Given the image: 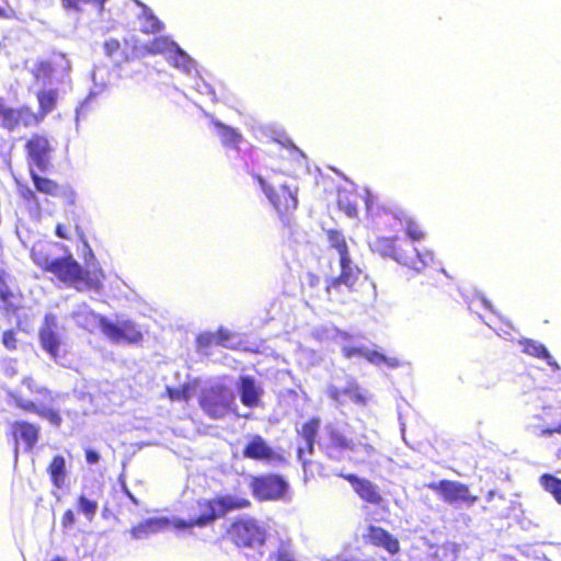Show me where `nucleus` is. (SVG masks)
<instances>
[{"instance_id": "1", "label": "nucleus", "mask_w": 561, "mask_h": 561, "mask_svg": "<svg viewBox=\"0 0 561 561\" xmlns=\"http://www.w3.org/2000/svg\"><path fill=\"white\" fill-rule=\"evenodd\" d=\"M55 236L62 240L72 241L76 239L81 242L85 250L83 260L88 266L92 265V267L84 268L67 248H65L66 253L62 256L55 257L53 248L56 243L53 242L33 245L31 249L33 263L42 272L54 275L59 282L79 291H102L105 273L88 241L81 214L75 209L66 213L64 220L55 226Z\"/></svg>"}, {"instance_id": "2", "label": "nucleus", "mask_w": 561, "mask_h": 561, "mask_svg": "<svg viewBox=\"0 0 561 561\" xmlns=\"http://www.w3.org/2000/svg\"><path fill=\"white\" fill-rule=\"evenodd\" d=\"M369 248L374 253L382 257H390L416 273L436 270L437 262L431 250H419L411 242L398 236L376 237L369 242Z\"/></svg>"}, {"instance_id": "3", "label": "nucleus", "mask_w": 561, "mask_h": 561, "mask_svg": "<svg viewBox=\"0 0 561 561\" xmlns=\"http://www.w3.org/2000/svg\"><path fill=\"white\" fill-rule=\"evenodd\" d=\"M36 99L38 110L35 112L28 105L9 106L7 101L0 96V127L12 133L20 128L27 129L42 124L44 118L55 110L58 93L54 89L39 90L36 93Z\"/></svg>"}, {"instance_id": "4", "label": "nucleus", "mask_w": 561, "mask_h": 561, "mask_svg": "<svg viewBox=\"0 0 561 561\" xmlns=\"http://www.w3.org/2000/svg\"><path fill=\"white\" fill-rule=\"evenodd\" d=\"M8 396L18 409L35 413L53 425L60 426L62 419L57 410L43 408L27 398V396H33L48 402L54 400L53 391L45 385L39 383L34 376H23L20 380V387L10 391Z\"/></svg>"}, {"instance_id": "5", "label": "nucleus", "mask_w": 561, "mask_h": 561, "mask_svg": "<svg viewBox=\"0 0 561 561\" xmlns=\"http://www.w3.org/2000/svg\"><path fill=\"white\" fill-rule=\"evenodd\" d=\"M228 540L240 550L262 548L267 538L265 527L252 516L233 518L226 531Z\"/></svg>"}, {"instance_id": "6", "label": "nucleus", "mask_w": 561, "mask_h": 561, "mask_svg": "<svg viewBox=\"0 0 561 561\" xmlns=\"http://www.w3.org/2000/svg\"><path fill=\"white\" fill-rule=\"evenodd\" d=\"M198 404L211 420L225 419L237 410L233 391L221 382L210 383L202 388L198 394Z\"/></svg>"}, {"instance_id": "7", "label": "nucleus", "mask_w": 561, "mask_h": 561, "mask_svg": "<svg viewBox=\"0 0 561 561\" xmlns=\"http://www.w3.org/2000/svg\"><path fill=\"white\" fill-rule=\"evenodd\" d=\"M256 180L283 221L284 227L290 228L294 213L298 207L297 188L286 184H280L276 187L270 186L260 175L256 176Z\"/></svg>"}, {"instance_id": "8", "label": "nucleus", "mask_w": 561, "mask_h": 561, "mask_svg": "<svg viewBox=\"0 0 561 561\" xmlns=\"http://www.w3.org/2000/svg\"><path fill=\"white\" fill-rule=\"evenodd\" d=\"M359 275L360 270L357 265L340 266L339 275L330 277L325 282L328 300L340 305L350 301Z\"/></svg>"}, {"instance_id": "9", "label": "nucleus", "mask_w": 561, "mask_h": 561, "mask_svg": "<svg viewBox=\"0 0 561 561\" xmlns=\"http://www.w3.org/2000/svg\"><path fill=\"white\" fill-rule=\"evenodd\" d=\"M24 151L27 169L47 172L51 169V156L54 146L48 135L33 133L24 142Z\"/></svg>"}, {"instance_id": "10", "label": "nucleus", "mask_w": 561, "mask_h": 561, "mask_svg": "<svg viewBox=\"0 0 561 561\" xmlns=\"http://www.w3.org/2000/svg\"><path fill=\"white\" fill-rule=\"evenodd\" d=\"M99 327L108 340L117 344H139L144 340L140 327L129 319L111 321L101 317Z\"/></svg>"}, {"instance_id": "11", "label": "nucleus", "mask_w": 561, "mask_h": 561, "mask_svg": "<svg viewBox=\"0 0 561 561\" xmlns=\"http://www.w3.org/2000/svg\"><path fill=\"white\" fill-rule=\"evenodd\" d=\"M379 225L390 231H403L411 241H421L425 232L419 222L404 210H383L378 215Z\"/></svg>"}, {"instance_id": "12", "label": "nucleus", "mask_w": 561, "mask_h": 561, "mask_svg": "<svg viewBox=\"0 0 561 561\" xmlns=\"http://www.w3.org/2000/svg\"><path fill=\"white\" fill-rule=\"evenodd\" d=\"M38 341L42 350L54 360H58L67 354L66 344L58 332V325L53 314L45 316L43 324L38 329Z\"/></svg>"}, {"instance_id": "13", "label": "nucleus", "mask_w": 561, "mask_h": 561, "mask_svg": "<svg viewBox=\"0 0 561 561\" xmlns=\"http://www.w3.org/2000/svg\"><path fill=\"white\" fill-rule=\"evenodd\" d=\"M250 489L259 501H276L286 494L288 484L278 474H263L251 478Z\"/></svg>"}, {"instance_id": "14", "label": "nucleus", "mask_w": 561, "mask_h": 561, "mask_svg": "<svg viewBox=\"0 0 561 561\" xmlns=\"http://www.w3.org/2000/svg\"><path fill=\"white\" fill-rule=\"evenodd\" d=\"M434 491L447 504L454 505L465 503L471 505L478 501L477 495H472L467 484L455 480L443 479L438 482H431L426 485Z\"/></svg>"}, {"instance_id": "15", "label": "nucleus", "mask_w": 561, "mask_h": 561, "mask_svg": "<svg viewBox=\"0 0 561 561\" xmlns=\"http://www.w3.org/2000/svg\"><path fill=\"white\" fill-rule=\"evenodd\" d=\"M24 295L14 279L0 270V309L4 314H16L23 309Z\"/></svg>"}, {"instance_id": "16", "label": "nucleus", "mask_w": 561, "mask_h": 561, "mask_svg": "<svg viewBox=\"0 0 561 561\" xmlns=\"http://www.w3.org/2000/svg\"><path fill=\"white\" fill-rule=\"evenodd\" d=\"M39 172L41 171H37V169L28 171L30 178L37 193L51 197H60L64 199L65 204L69 206H73L76 204L77 194L72 187H61L56 180L41 175Z\"/></svg>"}, {"instance_id": "17", "label": "nucleus", "mask_w": 561, "mask_h": 561, "mask_svg": "<svg viewBox=\"0 0 561 561\" xmlns=\"http://www.w3.org/2000/svg\"><path fill=\"white\" fill-rule=\"evenodd\" d=\"M105 55L112 59L116 68H122L142 56L134 42L124 41L122 44L116 38H108L104 42Z\"/></svg>"}, {"instance_id": "18", "label": "nucleus", "mask_w": 561, "mask_h": 561, "mask_svg": "<svg viewBox=\"0 0 561 561\" xmlns=\"http://www.w3.org/2000/svg\"><path fill=\"white\" fill-rule=\"evenodd\" d=\"M242 456L245 459L263 462H280L282 455L276 453L261 435H251L243 449Z\"/></svg>"}, {"instance_id": "19", "label": "nucleus", "mask_w": 561, "mask_h": 561, "mask_svg": "<svg viewBox=\"0 0 561 561\" xmlns=\"http://www.w3.org/2000/svg\"><path fill=\"white\" fill-rule=\"evenodd\" d=\"M363 541L367 546L383 549L390 556H394L400 551V542L398 538L387 529L377 525H368L366 527V531L363 535Z\"/></svg>"}, {"instance_id": "20", "label": "nucleus", "mask_w": 561, "mask_h": 561, "mask_svg": "<svg viewBox=\"0 0 561 561\" xmlns=\"http://www.w3.org/2000/svg\"><path fill=\"white\" fill-rule=\"evenodd\" d=\"M342 478L346 480L353 488L354 492L366 503L371 505H381L383 496L379 491V488L368 479L359 478L355 473L342 474Z\"/></svg>"}, {"instance_id": "21", "label": "nucleus", "mask_w": 561, "mask_h": 561, "mask_svg": "<svg viewBox=\"0 0 561 561\" xmlns=\"http://www.w3.org/2000/svg\"><path fill=\"white\" fill-rule=\"evenodd\" d=\"M237 389L241 403L250 409L262 405L264 390L254 377L242 375L238 379Z\"/></svg>"}, {"instance_id": "22", "label": "nucleus", "mask_w": 561, "mask_h": 561, "mask_svg": "<svg viewBox=\"0 0 561 561\" xmlns=\"http://www.w3.org/2000/svg\"><path fill=\"white\" fill-rule=\"evenodd\" d=\"M10 434L15 445L22 442L26 450H32L39 438V426L24 420L14 421L10 426Z\"/></svg>"}, {"instance_id": "23", "label": "nucleus", "mask_w": 561, "mask_h": 561, "mask_svg": "<svg viewBox=\"0 0 561 561\" xmlns=\"http://www.w3.org/2000/svg\"><path fill=\"white\" fill-rule=\"evenodd\" d=\"M328 396L339 404H343L345 402V397L350 398L352 402L358 405H365L369 399L366 392L363 391L355 380L348 381L344 388L335 386L329 387Z\"/></svg>"}, {"instance_id": "24", "label": "nucleus", "mask_w": 561, "mask_h": 561, "mask_svg": "<svg viewBox=\"0 0 561 561\" xmlns=\"http://www.w3.org/2000/svg\"><path fill=\"white\" fill-rule=\"evenodd\" d=\"M321 426V420L318 416H312L306 421L300 431L299 436L302 438L305 445L297 449V456L302 459L304 456L312 455L314 453V444Z\"/></svg>"}, {"instance_id": "25", "label": "nucleus", "mask_w": 561, "mask_h": 561, "mask_svg": "<svg viewBox=\"0 0 561 561\" xmlns=\"http://www.w3.org/2000/svg\"><path fill=\"white\" fill-rule=\"evenodd\" d=\"M171 522L168 517H150L129 529V534L134 539H146L153 534H158L170 526Z\"/></svg>"}, {"instance_id": "26", "label": "nucleus", "mask_w": 561, "mask_h": 561, "mask_svg": "<svg viewBox=\"0 0 561 561\" xmlns=\"http://www.w3.org/2000/svg\"><path fill=\"white\" fill-rule=\"evenodd\" d=\"M219 516L224 517L230 512L248 510L252 502L247 496H237L231 494L219 495L215 497Z\"/></svg>"}, {"instance_id": "27", "label": "nucleus", "mask_w": 561, "mask_h": 561, "mask_svg": "<svg viewBox=\"0 0 561 561\" xmlns=\"http://www.w3.org/2000/svg\"><path fill=\"white\" fill-rule=\"evenodd\" d=\"M196 504L197 508L199 510V514L194 518L198 528L209 526L218 518H220L215 497L201 499L196 502Z\"/></svg>"}, {"instance_id": "28", "label": "nucleus", "mask_w": 561, "mask_h": 561, "mask_svg": "<svg viewBox=\"0 0 561 561\" xmlns=\"http://www.w3.org/2000/svg\"><path fill=\"white\" fill-rule=\"evenodd\" d=\"M327 237H328L330 247L335 249L339 253L340 266L354 265L352 263L351 254H350L348 247H347L344 234L339 230L329 229L327 231Z\"/></svg>"}, {"instance_id": "29", "label": "nucleus", "mask_w": 561, "mask_h": 561, "mask_svg": "<svg viewBox=\"0 0 561 561\" xmlns=\"http://www.w3.org/2000/svg\"><path fill=\"white\" fill-rule=\"evenodd\" d=\"M47 473L49 474L51 484L61 489L65 486L67 478L66 460L61 455H55L49 465L47 466Z\"/></svg>"}, {"instance_id": "30", "label": "nucleus", "mask_w": 561, "mask_h": 561, "mask_svg": "<svg viewBox=\"0 0 561 561\" xmlns=\"http://www.w3.org/2000/svg\"><path fill=\"white\" fill-rule=\"evenodd\" d=\"M213 124L218 130L222 146L238 150L243 139L241 133L237 128L230 127L219 121H214Z\"/></svg>"}, {"instance_id": "31", "label": "nucleus", "mask_w": 561, "mask_h": 561, "mask_svg": "<svg viewBox=\"0 0 561 561\" xmlns=\"http://www.w3.org/2000/svg\"><path fill=\"white\" fill-rule=\"evenodd\" d=\"M167 59L170 65L184 72H190L194 68V60L178 44Z\"/></svg>"}, {"instance_id": "32", "label": "nucleus", "mask_w": 561, "mask_h": 561, "mask_svg": "<svg viewBox=\"0 0 561 561\" xmlns=\"http://www.w3.org/2000/svg\"><path fill=\"white\" fill-rule=\"evenodd\" d=\"M176 43L165 36L154 37L145 46V51L149 55H170Z\"/></svg>"}, {"instance_id": "33", "label": "nucleus", "mask_w": 561, "mask_h": 561, "mask_svg": "<svg viewBox=\"0 0 561 561\" xmlns=\"http://www.w3.org/2000/svg\"><path fill=\"white\" fill-rule=\"evenodd\" d=\"M519 344L522 345L523 352L525 354L540 359H547V362L551 364V355L543 344L530 339H523L519 341Z\"/></svg>"}, {"instance_id": "34", "label": "nucleus", "mask_w": 561, "mask_h": 561, "mask_svg": "<svg viewBox=\"0 0 561 561\" xmlns=\"http://www.w3.org/2000/svg\"><path fill=\"white\" fill-rule=\"evenodd\" d=\"M363 357L375 366L385 365L388 368H397L400 366V359L398 357H388L378 351L365 350Z\"/></svg>"}, {"instance_id": "35", "label": "nucleus", "mask_w": 561, "mask_h": 561, "mask_svg": "<svg viewBox=\"0 0 561 561\" xmlns=\"http://www.w3.org/2000/svg\"><path fill=\"white\" fill-rule=\"evenodd\" d=\"M539 481L545 491L549 492L556 502L561 505V479L550 473H543Z\"/></svg>"}, {"instance_id": "36", "label": "nucleus", "mask_w": 561, "mask_h": 561, "mask_svg": "<svg viewBox=\"0 0 561 561\" xmlns=\"http://www.w3.org/2000/svg\"><path fill=\"white\" fill-rule=\"evenodd\" d=\"M33 78L38 83H47L54 75V66L49 60H41L32 69Z\"/></svg>"}, {"instance_id": "37", "label": "nucleus", "mask_w": 561, "mask_h": 561, "mask_svg": "<svg viewBox=\"0 0 561 561\" xmlns=\"http://www.w3.org/2000/svg\"><path fill=\"white\" fill-rule=\"evenodd\" d=\"M78 511L83 513L87 519L92 520L95 516L99 504L95 500L89 499L84 494H80L77 499Z\"/></svg>"}, {"instance_id": "38", "label": "nucleus", "mask_w": 561, "mask_h": 561, "mask_svg": "<svg viewBox=\"0 0 561 561\" xmlns=\"http://www.w3.org/2000/svg\"><path fill=\"white\" fill-rule=\"evenodd\" d=\"M275 561H295L291 543L289 540H280L277 549L271 554Z\"/></svg>"}, {"instance_id": "39", "label": "nucleus", "mask_w": 561, "mask_h": 561, "mask_svg": "<svg viewBox=\"0 0 561 561\" xmlns=\"http://www.w3.org/2000/svg\"><path fill=\"white\" fill-rule=\"evenodd\" d=\"M329 445L335 449H353L352 442L337 430L329 432Z\"/></svg>"}, {"instance_id": "40", "label": "nucleus", "mask_w": 561, "mask_h": 561, "mask_svg": "<svg viewBox=\"0 0 561 561\" xmlns=\"http://www.w3.org/2000/svg\"><path fill=\"white\" fill-rule=\"evenodd\" d=\"M194 394V388L190 383H183L180 388L168 389V396L172 401H188Z\"/></svg>"}, {"instance_id": "41", "label": "nucleus", "mask_w": 561, "mask_h": 561, "mask_svg": "<svg viewBox=\"0 0 561 561\" xmlns=\"http://www.w3.org/2000/svg\"><path fill=\"white\" fill-rule=\"evenodd\" d=\"M62 7L66 10H80V5L83 3L96 4L100 10H103L104 4L107 0H60Z\"/></svg>"}, {"instance_id": "42", "label": "nucleus", "mask_w": 561, "mask_h": 561, "mask_svg": "<svg viewBox=\"0 0 561 561\" xmlns=\"http://www.w3.org/2000/svg\"><path fill=\"white\" fill-rule=\"evenodd\" d=\"M2 344L8 351H15L18 348V336L15 330L10 329L2 333Z\"/></svg>"}, {"instance_id": "43", "label": "nucleus", "mask_w": 561, "mask_h": 561, "mask_svg": "<svg viewBox=\"0 0 561 561\" xmlns=\"http://www.w3.org/2000/svg\"><path fill=\"white\" fill-rule=\"evenodd\" d=\"M36 190H32L26 184L18 185V194L19 196L26 203H37Z\"/></svg>"}, {"instance_id": "44", "label": "nucleus", "mask_w": 561, "mask_h": 561, "mask_svg": "<svg viewBox=\"0 0 561 561\" xmlns=\"http://www.w3.org/2000/svg\"><path fill=\"white\" fill-rule=\"evenodd\" d=\"M339 207L343 210L347 216L355 217L357 216L358 208L355 202H351L347 198L340 197L337 201Z\"/></svg>"}, {"instance_id": "45", "label": "nucleus", "mask_w": 561, "mask_h": 561, "mask_svg": "<svg viewBox=\"0 0 561 561\" xmlns=\"http://www.w3.org/2000/svg\"><path fill=\"white\" fill-rule=\"evenodd\" d=\"M216 345V336L213 333H203L197 337V346L202 351H206L207 348Z\"/></svg>"}, {"instance_id": "46", "label": "nucleus", "mask_w": 561, "mask_h": 561, "mask_svg": "<svg viewBox=\"0 0 561 561\" xmlns=\"http://www.w3.org/2000/svg\"><path fill=\"white\" fill-rule=\"evenodd\" d=\"M15 16L16 12L11 5L10 0H0V19L11 20Z\"/></svg>"}, {"instance_id": "47", "label": "nucleus", "mask_w": 561, "mask_h": 561, "mask_svg": "<svg viewBox=\"0 0 561 561\" xmlns=\"http://www.w3.org/2000/svg\"><path fill=\"white\" fill-rule=\"evenodd\" d=\"M170 526L172 525L176 529H192L197 527L195 524V518L192 517L190 519H183V518H175L174 520H171Z\"/></svg>"}, {"instance_id": "48", "label": "nucleus", "mask_w": 561, "mask_h": 561, "mask_svg": "<svg viewBox=\"0 0 561 561\" xmlns=\"http://www.w3.org/2000/svg\"><path fill=\"white\" fill-rule=\"evenodd\" d=\"M214 334L216 336V345L219 346H227L228 342L231 339V333L222 328L218 329Z\"/></svg>"}, {"instance_id": "49", "label": "nucleus", "mask_w": 561, "mask_h": 561, "mask_svg": "<svg viewBox=\"0 0 561 561\" xmlns=\"http://www.w3.org/2000/svg\"><path fill=\"white\" fill-rule=\"evenodd\" d=\"M540 436H551L553 434H561V422L554 423L551 426H539Z\"/></svg>"}, {"instance_id": "50", "label": "nucleus", "mask_w": 561, "mask_h": 561, "mask_svg": "<svg viewBox=\"0 0 561 561\" xmlns=\"http://www.w3.org/2000/svg\"><path fill=\"white\" fill-rule=\"evenodd\" d=\"M76 523L75 513L72 510L68 508L64 512L61 516V525L65 528L71 527Z\"/></svg>"}, {"instance_id": "51", "label": "nucleus", "mask_w": 561, "mask_h": 561, "mask_svg": "<svg viewBox=\"0 0 561 561\" xmlns=\"http://www.w3.org/2000/svg\"><path fill=\"white\" fill-rule=\"evenodd\" d=\"M84 455H85V460L89 465H95L100 461V455L98 451L91 449V448H87L84 450Z\"/></svg>"}, {"instance_id": "52", "label": "nucleus", "mask_w": 561, "mask_h": 561, "mask_svg": "<svg viewBox=\"0 0 561 561\" xmlns=\"http://www.w3.org/2000/svg\"><path fill=\"white\" fill-rule=\"evenodd\" d=\"M363 353H365V348H359V347L347 348L344 352L346 357H352L354 355H359L363 357Z\"/></svg>"}, {"instance_id": "53", "label": "nucleus", "mask_w": 561, "mask_h": 561, "mask_svg": "<svg viewBox=\"0 0 561 561\" xmlns=\"http://www.w3.org/2000/svg\"><path fill=\"white\" fill-rule=\"evenodd\" d=\"M320 284V277L314 273H308V285L317 287Z\"/></svg>"}, {"instance_id": "54", "label": "nucleus", "mask_w": 561, "mask_h": 561, "mask_svg": "<svg viewBox=\"0 0 561 561\" xmlns=\"http://www.w3.org/2000/svg\"><path fill=\"white\" fill-rule=\"evenodd\" d=\"M479 300L485 309L490 310L493 313H496L490 300H488L485 297H479Z\"/></svg>"}, {"instance_id": "55", "label": "nucleus", "mask_w": 561, "mask_h": 561, "mask_svg": "<svg viewBox=\"0 0 561 561\" xmlns=\"http://www.w3.org/2000/svg\"><path fill=\"white\" fill-rule=\"evenodd\" d=\"M127 495L130 499V501H133L135 504H137V500L134 497V495L129 491H127Z\"/></svg>"}, {"instance_id": "56", "label": "nucleus", "mask_w": 561, "mask_h": 561, "mask_svg": "<svg viewBox=\"0 0 561 561\" xmlns=\"http://www.w3.org/2000/svg\"><path fill=\"white\" fill-rule=\"evenodd\" d=\"M50 561H62V559L60 557H55L53 560Z\"/></svg>"}]
</instances>
